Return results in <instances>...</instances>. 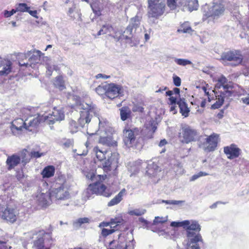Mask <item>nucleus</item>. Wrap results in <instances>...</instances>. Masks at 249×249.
Here are the masks:
<instances>
[{"label": "nucleus", "instance_id": "1", "mask_svg": "<svg viewBox=\"0 0 249 249\" xmlns=\"http://www.w3.org/2000/svg\"><path fill=\"white\" fill-rule=\"evenodd\" d=\"M156 129L157 127L154 125L152 131H148L147 134H144L143 129L141 127H125L123 131V143L126 148L136 149L142 145V141L153 138Z\"/></svg>", "mask_w": 249, "mask_h": 249}, {"label": "nucleus", "instance_id": "2", "mask_svg": "<svg viewBox=\"0 0 249 249\" xmlns=\"http://www.w3.org/2000/svg\"><path fill=\"white\" fill-rule=\"evenodd\" d=\"M69 186L65 175L58 174L54 178L52 189L49 192V197L56 200H64L70 198Z\"/></svg>", "mask_w": 249, "mask_h": 249}, {"label": "nucleus", "instance_id": "3", "mask_svg": "<svg viewBox=\"0 0 249 249\" xmlns=\"http://www.w3.org/2000/svg\"><path fill=\"white\" fill-rule=\"evenodd\" d=\"M93 152L100 161H103L106 159L107 157H108L107 160L103 164V169L105 172L110 171L112 167H117L118 159L115 154L112 153L108 149L96 146L93 148Z\"/></svg>", "mask_w": 249, "mask_h": 249}, {"label": "nucleus", "instance_id": "4", "mask_svg": "<svg viewBox=\"0 0 249 249\" xmlns=\"http://www.w3.org/2000/svg\"><path fill=\"white\" fill-rule=\"evenodd\" d=\"M122 87L114 83H103L95 89L96 93L100 96H105L113 100L119 96Z\"/></svg>", "mask_w": 249, "mask_h": 249}, {"label": "nucleus", "instance_id": "5", "mask_svg": "<svg viewBox=\"0 0 249 249\" xmlns=\"http://www.w3.org/2000/svg\"><path fill=\"white\" fill-rule=\"evenodd\" d=\"M80 117L78 123L83 127L85 124L89 123L93 114H96V107L93 104H88L84 102L80 103Z\"/></svg>", "mask_w": 249, "mask_h": 249}, {"label": "nucleus", "instance_id": "6", "mask_svg": "<svg viewBox=\"0 0 249 249\" xmlns=\"http://www.w3.org/2000/svg\"><path fill=\"white\" fill-rule=\"evenodd\" d=\"M35 240L33 248L35 249H49L51 246L52 238L51 233L44 230H39L34 234Z\"/></svg>", "mask_w": 249, "mask_h": 249}, {"label": "nucleus", "instance_id": "7", "mask_svg": "<svg viewBox=\"0 0 249 249\" xmlns=\"http://www.w3.org/2000/svg\"><path fill=\"white\" fill-rule=\"evenodd\" d=\"M198 135L196 130L187 124H183L181 125L179 129L178 138L181 143L188 144L196 142L197 139Z\"/></svg>", "mask_w": 249, "mask_h": 249}, {"label": "nucleus", "instance_id": "8", "mask_svg": "<svg viewBox=\"0 0 249 249\" xmlns=\"http://www.w3.org/2000/svg\"><path fill=\"white\" fill-rule=\"evenodd\" d=\"M86 196L88 198L91 197L93 194L103 196L106 197H109L112 195V192L110 189L100 181H96L90 184L86 189Z\"/></svg>", "mask_w": 249, "mask_h": 249}, {"label": "nucleus", "instance_id": "9", "mask_svg": "<svg viewBox=\"0 0 249 249\" xmlns=\"http://www.w3.org/2000/svg\"><path fill=\"white\" fill-rule=\"evenodd\" d=\"M148 16L149 17L159 18L164 13L165 4L157 2L156 0H148Z\"/></svg>", "mask_w": 249, "mask_h": 249}, {"label": "nucleus", "instance_id": "10", "mask_svg": "<svg viewBox=\"0 0 249 249\" xmlns=\"http://www.w3.org/2000/svg\"><path fill=\"white\" fill-rule=\"evenodd\" d=\"M223 60L232 61L233 66H237L241 64L243 60V56L239 50H232L224 53L221 55Z\"/></svg>", "mask_w": 249, "mask_h": 249}, {"label": "nucleus", "instance_id": "11", "mask_svg": "<svg viewBox=\"0 0 249 249\" xmlns=\"http://www.w3.org/2000/svg\"><path fill=\"white\" fill-rule=\"evenodd\" d=\"M65 114L64 112L54 107L52 113L48 116H44V122L49 125L53 124L56 121H60L64 119Z\"/></svg>", "mask_w": 249, "mask_h": 249}, {"label": "nucleus", "instance_id": "12", "mask_svg": "<svg viewBox=\"0 0 249 249\" xmlns=\"http://www.w3.org/2000/svg\"><path fill=\"white\" fill-rule=\"evenodd\" d=\"M224 153L229 160H233L239 158L242 154L241 149L235 143L223 147Z\"/></svg>", "mask_w": 249, "mask_h": 249}, {"label": "nucleus", "instance_id": "13", "mask_svg": "<svg viewBox=\"0 0 249 249\" xmlns=\"http://www.w3.org/2000/svg\"><path fill=\"white\" fill-rule=\"evenodd\" d=\"M131 24H129L125 29L124 33L126 32L129 33L131 36H127L123 35V38L126 40V43H128L130 46H133L134 44L132 43L133 39L132 31L134 28H137L140 25V21L138 19V17L136 16L131 19Z\"/></svg>", "mask_w": 249, "mask_h": 249}, {"label": "nucleus", "instance_id": "14", "mask_svg": "<svg viewBox=\"0 0 249 249\" xmlns=\"http://www.w3.org/2000/svg\"><path fill=\"white\" fill-rule=\"evenodd\" d=\"M219 140V135L213 133L206 139V146L205 150L208 152H212L216 148Z\"/></svg>", "mask_w": 249, "mask_h": 249}, {"label": "nucleus", "instance_id": "15", "mask_svg": "<svg viewBox=\"0 0 249 249\" xmlns=\"http://www.w3.org/2000/svg\"><path fill=\"white\" fill-rule=\"evenodd\" d=\"M11 130L13 134H21L23 129H28L25 121L21 118H17L11 123Z\"/></svg>", "mask_w": 249, "mask_h": 249}, {"label": "nucleus", "instance_id": "16", "mask_svg": "<svg viewBox=\"0 0 249 249\" xmlns=\"http://www.w3.org/2000/svg\"><path fill=\"white\" fill-rule=\"evenodd\" d=\"M18 213L16 209L8 206L2 212L1 218L7 221L13 223L18 218Z\"/></svg>", "mask_w": 249, "mask_h": 249}, {"label": "nucleus", "instance_id": "17", "mask_svg": "<svg viewBox=\"0 0 249 249\" xmlns=\"http://www.w3.org/2000/svg\"><path fill=\"white\" fill-rule=\"evenodd\" d=\"M184 229L186 230L187 236L189 238L194 236V233L191 231L198 232L201 230V227L197 221L192 220L190 221L189 225L185 226Z\"/></svg>", "mask_w": 249, "mask_h": 249}, {"label": "nucleus", "instance_id": "18", "mask_svg": "<svg viewBox=\"0 0 249 249\" xmlns=\"http://www.w3.org/2000/svg\"><path fill=\"white\" fill-rule=\"evenodd\" d=\"M21 159L20 156L17 154H15L8 156L6 161L7 169L8 170H11L18 165Z\"/></svg>", "mask_w": 249, "mask_h": 249}, {"label": "nucleus", "instance_id": "19", "mask_svg": "<svg viewBox=\"0 0 249 249\" xmlns=\"http://www.w3.org/2000/svg\"><path fill=\"white\" fill-rule=\"evenodd\" d=\"M225 10V5L223 1L220 0L215 2L212 7V16L213 17H219L224 14Z\"/></svg>", "mask_w": 249, "mask_h": 249}, {"label": "nucleus", "instance_id": "20", "mask_svg": "<svg viewBox=\"0 0 249 249\" xmlns=\"http://www.w3.org/2000/svg\"><path fill=\"white\" fill-rule=\"evenodd\" d=\"M216 87L218 89L222 87L224 91H226L228 94L229 96H230L231 94V92L229 90L230 89H231V87L228 84L227 78L223 75L218 78Z\"/></svg>", "mask_w": 249, "mask_h": 249}, {"label": "nucleus", "instance_id": "21", "mask_svg": "<svg viewBox=\"0 0 249 249\" xmlns=\"http://www.w3.org/2000/svg\"><path fill=\"white\" fill-rule=\"evenodd\" d=\"M177 105L178 106L179 112L181 115L184 117H188L190 112V109L188 107L185 99L180 98L177 102Z\"/></svg>", "mask_w": 249, "mask_h": 249}, {"label": "nucleus", "instance_id": "22", "mask_svg": "<svg viewBox=\"0 0 249 249\" xmlns=\"http://www.w3.org/2000/svg\"><path fill=\"white\" fill-rule=\"evenodd\" d=\"M116 33V31L112 25L106 24L102 26V28L98 31L97 36L107 34L109 36H113V34Z\"/></svg>", "mask_w": 249, "mask_h": 249}, {"label": "nucleus", "instance_id": "23", "mask_svg": "<svg viewBox=\"0 0 249 249\" xmlns=\"http://www.w3.org/2000/svg\"><path fill=\"white\" fill-rule=\"evenodd\" d=\"M125 189L123 188L121 191L107 203L108 207L113 206L119 204L123 199L124 196L126 194Z\"/></svg>", "mask_w": 249, "mask_h": 249}, {"label": "nucleus", "instance_id": "24", "mask_svg": "<svg viewBox=\"0 0 249 249\" xmlns=\"http://www.w3.org/2000/svg\"><path fill=\"white\" fill-rule=\"evenodd\" d=\"M36 53H37V55L36 56L35 55H33L29 59V61L31 62L30 64L27 63H19V65L20 67L25 66V67H32V64L35 63H38L39 61L40 60V58L44 55V53H42L39 50H36Z\"/></svg>", "mask_w": 249, "mask_h": 249}, {"label": "nucleus", "instance_id": "25", "mask_svg": "<svg viewBox=\"0 0 249 249\" xmlns=\"http://www.w3.org/2000/svg\"><path fill=\"white\" fill-rule=\"evenodd\" d=\"M0 66H2V70L0 71V75H7L11 71L12 62L9 60L4 59L1 61Z\"/></svg>", "mask_w": 249, "mask_h": 249}, {"label": "nucleus", "instance_id": "26", "mask_svg": "<svg viewBox=\"0 0 249 249\" xmlns=\"http://www.w3.org/2000/svg\"><path fill=\"white\" fill-rule=\"evenodd\" d=\"M55 167L53 165H48L44 168L41 173L43 178L53 177L55 173Z\"/></svg>", "mask_w": 249, "mask_h": 249}, {"label": "nucleus", "instance_id": "27", "mask_svg": "<svg viewBox=\"0 0 249 249\" xmlns=\"http://www.w3.org/2000/svg\"><path fill=\"white\" fill-rule=\"evenodd\" d=\"M110 221L113 228L118 229V231H121L124 226V221L121 216L115 217L111 218Z\"/></svg>", "mask_w": 249, "mask_h": 249}, {"label": "nucleus", "instance_id": "28", "mask_svg": "<svg viewBox=\"0 0 249 249\" xmlns=\"http://www.w3.org/2000/svg\"><path fill=\"white\" fill-rule=\"evenodd\" d=\"M120 117L123 121L130 118L131 117V111L127 106L123 107L120 109Z\"/></svg>", "mask_w": 249, "mask_h": 249}, {"label": "nucleus", "instance_id": "29", "mask_svg": "<svg viewBox=\"0 0 249 249\" xmlns=\"http://www.w3.org/2000/svg\"><path fill=\"white\" fill-rule=\"evenodd\" d=\"M53 85L55 88H58L60 90L66 89L65 81L62 75H58L55 78L53 81Z\"/></svg>", "mask_w": 249, "mask_h": 249}, {"label": "nucleus", "instance_id": "30", "mask_svg": "<svg viewBox=\"0 0 249 249\" xmlns=\"http://www.w3.org/2000/svg\"><path fill=\"white\" fill-rule=\"evenodd\" d=\"M200 242L203 243V239L202 238V236L200 234H197L193 238H191L190 240V244H195V245H193L191 246V249H200L198 245L197 244V243Z\"/></svg>", "mask_w": 249, "mask_h": 249}, {"label": "nucleus", "instance_id": "31", "mask_svg": "<svg viewBox=\"0 0 249 249\" xmlns=\"http://www.w3.org/2000/svg\"><path fill=\"white\" fill-rule=\"evenodd\" d=\"M44 116H42L41 117L38 116L33 118L32 120H30L29 122V125H26V127L28 128V129H26V130H29L31 131L32 129H30V127H36L39 124L41 121H44Z\"/></svg>", "mask_w": 249, "mask_h": 249}, {"label": "nucleus", "instance_id": "32", "mask_svg": "<svg viewBox=\"0 0 249 249\" xmlns=\"http://www.w3.org/2000/svg\"><path fill=\"white\" fill-rule=\"evenodd\" d=\"M201 89L204 92L205 95L207 96L208 102H210L213 100V97H211V92L214 93V91L209 88V85L208 84L205 83L204 85L201 87Z\"/></svg>", "mask_w": 249, "mask_h": 249}, {"label": "nucleus", "instance_id": "33", "mask_svg": "<svg viewBox=\"0 0 249 249\" xmlns=\"http://www.w3.org/2000/svg\"><path fill=\"white\" fill-rule=\"evenodd\" d=\"M193 31L188 22H185L180 25V28L178 30V32L183 33H190Z\"/></svg>", "mask_w": 249, "mask_h": 249}, {"label": "nucleus", "instance_id": "34", "mask_svg": "<svg viewBox=\"0 0 249 249\" xmlns=\"http://www.w3.org/2000/svg\"><path fill=\"white\" fill-rule=\"evenodd\" d=\"M29 154L28 150L26 149H23L20 153V159L21 160V161L24 164H26L27 163L29 162L30 161V157L29 158L27 157V155Z\"/></svg>", "mask_w": 249, "mask_h": 249}, {"label": "nucleus", "instance_id": "35", "mask_svg": "<svg viewBox=\"0 0 249 249\" xmlns=\"http://www.w3.org/2000/svg\"><path fill=\"white\" fill-rule=\"evenodd\" d=\"M146 211L143 209H136L129 211L128 213L130 215L141 216L146 213Z\"/></svg>", "mask_w": 249, "mask_h": 249}, {"label": "nucleus", "instance_id": "36", "mask_svg": "<svg viewBox=\"0 0 249 249\" xmlns=\"http://www.w3.org/2000/svg\"><path fill=\"white\" fill-rule=\"evenodd\" d=\"M218 98L215 103L213 104L211 106V108L213 109L219 108L223 104L224 98L223 96L218 95Z\"/></svg>", "mask_w": 249, "mask_h": 249}, {"label": "nucleus", "instance_id": "37", "mask_svg": "<svg viewBox=\"0 0 249 249\" xmlns=\"http://www.w3.org/2000/svg\"><path fill=\"white\" fill-rule=\"evenodd\" d=\"M51 198L52 197H50L48 195H46L44 194H43L41 195L39 201L41 204L43 206H47L50 204V202L47 200V198Z\"/></svg>", "mask_w": 249, "mask_h": 249}, {"label": "nucleus", "instance_id": "38", "mask_svg": "<svg viewBox=\"0 0 249 249\" xmlns=\"http://www.w3.org/2000/svg\"><path fill=\"white\" fill-rule=\"evenodd\" d=\"M117 231H118V229L111 228V229L108 230L106 228H103L102 230L101 234L104 237H106L107 236Z\"/></svg>", "mask_w": 249, "mask_h": 249}, {"label": "nucleus", "instance_id": "39", "mask_svg": "<svg viewBox=\"0 0 249 249\" xmlns=\"http://www.w3.org/2000/svg\"><path fill=\"white\" fill-rule=\"evenodd\" d=\"M29 9H30V7L28 6L27 4L25 3H20L18 4L16 8L17 11L21 12H27Z\"/></svg>", "mask_w": 249, "mask_h": 249}, {"label": "nucleus", "instance_id": "40", "mask_svg": "<svg viewBox=\"0 0 249 249\" xmlns=\"http://www.w3.org/2000/svg\"><path fill=\"white\" fill-rule=\"evenodd\" d=\"M190 224V221L186 220L181 222H172L171 223V225L175 227H182L184 228L185 226L189 225Z\"/></svg>", "mask_w": 249, "mask_h": 249}, {"label": "nucleus", "instance_id": "41", "mask_svg": "<svg viewBox=\"0 0 249 249\" xmlns=\"http://www.w3.org/2000/svg\"><path fill=\"white\" fill-rule=\"evenodd\" d=\"M175 61L178 65L183 66L192 63L191 61L189 60L181 58H176Z\"/></svg>", "mask_w": 249, "mask_h": 249}, {"label": "nucleus", "instance_id": "42", "mask_svg": "<svg viewBox=\"0 0 249 249\" xmlns=\"http://www.w3.org/2000/svg\"><path fill=\"white\" fill-rule=\"evenodd\" d=\"M93 13L98 16L101 14V10L97 3H93L91 5Z\"/></svg>", "mask_w": 249, "mask_h": 249}, {"label": "nucleus", "instance_id": "43", "mask_svg": "<svg viewBox=\"0 0 249 249\" xmlns=\"http://www.w3.org/2000/svg\"><path fill=\"white\" fill-rule=\"evenodd\" d=\"M178 0H167V5L171 10H175L177 8Z\"/></svg>", "mask_w": 249, "mask_h": 249}, {"label": "nucleus", "instance_id": "44", "mask_svg": "<svg viewBox=\"0 0 249 249\" xmlns=\"http://www.w3.org/2000/svg\"><path fill=\"white\" fill-rule=\"evenodd\" d=\"M119 235H120V234ZM121 235H122V234H121ZM122 238H124V236H121L120 241L122 242L121 245L124 246V249H134V245L133 244L132 242L130 241H129L128 242H126L124 244V243H123L122 241Z\"/></svg>", "mask_w": 249, "mask_h": 249}, {"label": "nucleus", "instance_id": "45", "mask_svg": "<svg viewBox=\"0 0 249 249\" xmlns=\"http://www.w3.org/2000/svg\"><path fill=\"white\" fill-rule=\"evenodd\" d=\"M46 68L47 69L46 74L49 77L52 76L53 70H56L55 66H52L49 64H46Z\"/></svg>", "mask_w": 249, "mask_h": 249}, {"label": "nucleus", "instance_id": "46", "mask_svg": "<svg viewBox=\"0 0 249 249\" xmlns=\"http://www.w3.org/2000/svg\"><path fill=\"white\" fill-rule=\"evenodd\" d=\"M69 127L72 133L76 132L78 129L76 122L74 121H71L70 122Z\"/></svg>", "mask_w": 249, "mask_h": 249}, {"label": "nucleus", "instance_id": "47", "mask_svg": "<svg viewBox=\"0 0 249 249\" xmlns=\"http://www.w3.org/2000/svg\"><path fill=\"white\" fill-rule=\"evenodd\" d=\"M208 175V174L205 172H199L197 174L194 175L191 178V181H194L197 179L198 178L202 176H206Z\"/></svg>", "mask_w": 249, "mask_h": 249}, {"label": "nucleus", "instance_id": "48", "mask_svg": "<svg viewBox=\"0 0 249 249\" xmlns=\"http://www.w3.org/2000/svg\"><path fill=\"white\" fill-rule=\"evenodd\" d=\"M147 174L150 177H155L157 175L158 170L153 169L152 168H149L146 171Z\"/></svg>", "mask_w": 249, "mask_h": 249}, {"label": "nucleus", "instance_id": "49", "mask_svg": "<svg viewBox=\"0 0 249 249\" xmlns=\"http://www.w3.org/2000/svg\"><path fill=\"white\" fill-rule=\"evenodd\" d=\"M42 153H39L38 151H32L30 154V158H38L43 156Z\"/></svg>", "mask_w": 249, "mask_h": 249}, {"label": "nucleus", "instance_id": "50", "mask_svg": "<svg viewBox=\"0 0 249 249\" xmlns=\"http://www.w3.org/2000/svg\"><path fill=\"white\" fill-rule=\"evenodd\" d=\"M173 78L174 85L177 87L180 86L181 85V79L180 77L177 75H174Z\"/></svg>", "mask_w": 249, "mask_h": 249}, {"label": "nucleus", "instance_id": "51", "mask_svg": "<svg viewBox=\"0 0 249 249\" xmlns=\"http://www.w3.org/2000/svg\"><path fill=\"white\" fill-rule=\"evenodd\" d=\"M17 12V10L16 9H12L11 11H7L5 10L4 11V15L5 17L8 18L14 14L15 13Z\"/></svg>", "mask_w": 249, "mask_h": 249}, {"label": "nucleus", "instance_id": "52", "mask_svg": "<svg viewBox=\"0 0 249 249\" xmlns=\"http://www.w3.org/2000/svg\"><path fill=\"white\" fill-rule=\"evenodd\" d=\"M110 77V75H107L104 74L99 73L95 76L96 79L103 78L105 79H108Z\"/></svg>", "mask_w": 249, "mask_h": 249}, {"label": "nucleus", "instance_id": "53", "mask_svg": "<svg viewBox=\"0 0 249 249\" xmlns=\"http://www.w3.org/2000/svg\"><path fill=\"white\" fill-rule=\"evenodd\" d=\"M89 220V219L87 217L80 218L78 219L77 223L81 225L82 224L88 223Z\"/></svg>", "mask_w": 249, "mask_h": 249}, {"label": "nucleus", "instance_id": "54", "mask_svg": "<svg viewBox=\"0 0 249 249\" xmlns=\"http://www.w3.org/2000/svg\"><path fill=\"white\" fill-rule=\"evenodd\" d=\"M27 12L29 13V14L30 15H31L32 17H33L36 18H38V17L37 16V12L36 10L32 11V10H30V9H29L28 11Z\"/></svg>", "mask_w": 249, "mask_h": 249}, {"label": "nucleus", "instance_id": "55", "mask_svg": "<svg viewBox=\"0 0 249 249\" xmlns=\"http://www.w3.org/2000/svg\"><path fill=\"white\" fill-rule=\"evenodd\" d=\"M109 226H110L111 228H113L112 223L111 222L110 220L109 222H103L100 224V227H107Z\"/></svg>", "mask_w": 249, "mask_h": 249}, {"label": "nucleus", "instance_id": "56", "mask_svg": "<svg viewBox=\"0 0 249 249\" xmlns=\"http://www.w3.org/2000/svg\"><path fill=\"white\" fill-rule=\"evenodd\" d=\"M169 100L170 101V105H174V104H177V102L176 98L171 96L170 98H169Z\"/></svg>", "mask_w": 249, "mask_h": 249}, {"label": "nucleus", "instance_id": "57", "mask_svg": "<svg viewBox=\"0 0 249 249\" xmlns=\"http://www.w3.org/2000/svg\"><path fill=\"white\" fill-rule=\"evenodd\" d=\"M170 105H171L170 108V111L173 112V114H176L177 113V110L176 109V107H177L176 104Z\"/></svg>", "mask_w": 249, "mask_h": 249}, {"label": "nucleus", "instance_id": "58", "mask_svg": "<svg viewBox=\"0 0 249 249\" xmlns=\"http://www.w3.org/2000/svg\"><path fill=\"white\" fill-rule=\"evenodd\" d=\"M107 137H101L99 139V142L100 143H102L103 144H107V145H109L108 142H107Z\"/></svg>", "mask_w": 249, "mask_h": 249}, {"label": "nucleus", "instance_id": "59", "mask_svg": "<svg viewBox=\"0 0 249 249\" xmlns=\"http://www.w3.org/2000/svg\"><path fill=\"white\" fill-rule=\"evenodd\" d=\"M6 243L7 241L0 240V244L1 245V246H0V249H8L7 247L6 246Z\"/></svg>", "mask_w": 249, "mask_h": 249}, {"label": "nucleus", "instance_id": "60", "mask_svg": "<svg viewBox=\"0 0 249 249\" xmlns=\"http://www.w3.org/2000/svg\"><path fill=\"white\" fill-rule=\"evenodd\" d=\"M224 116V110H221L216 115V118L218 119H222Z\"/></svg>", "mask_w": 249, "mask_h": 249}, {"label": "nucleus", "instance_id": "61", "mask_svg": "<svg viewBox=\"0 0 249 249\" xmlns=\"http://www.w3.org/2000/svg\"><path fill=\"white\" fill-rule=\"evenodd\" d=\"M167 143V142L165 139L161 140L159 144V146L160 147H162L165 145H166Z\"/></svg>", "mask_w": 249, "mask_h": 249}, {"label": "nucleus", "instance_id": "62", "mask_svg": "<svg viewBox=\"0 0 249 249\" xmlns=\"http://www.w3.org/2000/svg\"><path fill=\"white\" fill-rule=\"evenodd\" d=\"M163 202L167 204H177L175 201H170L169 200H163Z\"/></svg>", "mask_w": 249, "mask_h": 249}, {"label": "nucleus", "instance_id": "63", "mask_svg": "<svg viewBox=\"0 0 249 249\" xmlns=\"http://www.w3.org/2000/svg\"><path fill=\"white\" fill-rule=\"evenodd\" d=\"M139 220L140 222H141V223H143L144 224H147L148 223L147 220H146L145 219H144L142 217L139 218Z\"/></svg>", "mask_w": 249, "mask_h": 249}, {"label": "nucleus", "instance_id": "64", "mask_svg": "<svg viewBox=\"0 0 249 249\" xmlns=\"http://www.w3.org/2000/svg\"><path fill=\"white\" fill-rule=\"evenodd\" d=\"M167 89L166 87L160 88L158 90L156 91V92H162L163 91Z\"/></svg>", "mask_w": 249, "mask_h": 249}]
</instances>
